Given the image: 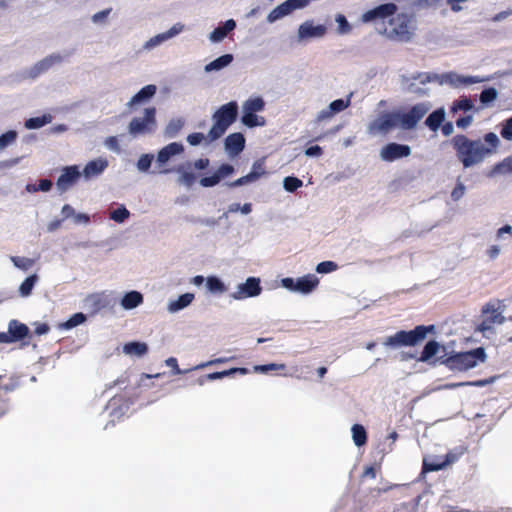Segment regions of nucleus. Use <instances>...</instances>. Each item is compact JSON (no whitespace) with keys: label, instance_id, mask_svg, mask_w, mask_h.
I'll return each mask as SVG.
<instances>
[{"label":"nucleus","instance_id":"nucleus-25","mask_svg":"<svg viewBox=\"0 0 512 512\" xmlns=\"http://www.w3.org/2000/svg\"><path fill=\"white\" fill-rule=\"evenodd\" d=\"M236 28V22L233 19H229L224 22L222 26L215 28L209 35L208 39L212 43L222 42L227 34Z\"/></svg>","mask_w":512,"mask_h":512},{"label":"nucleus","instance_id":"nucleus-17","mask_svg":"<svg viewBox=\"0 0 512 512\" xmlns=\"http://www.w3.org/2000/svg\"><path fill=\"white\" fill-rule=\"evenodd\" d=\"M234 173L235 167L232 164L222 163L212 175L201 177L199 184L204 188L215 187L223 179L233 175Z\"/></svg>","mask_w":512,"mask_h":512},{"label":"nucleus","instance_id":"nucleus-26","mask_svg":"<svg viewBox=\"0 0 512 512\" xmlns=\"http://www.w3.org/2000/svg\"><path fill=\"white\" fill-rule=\"evenodd\" d=\"M143 294L137 290L125 292L120 299V305L124 310H132L143 303Z\"/></svg>","mask_w":512,"mask_h":512},{"label":"nucleus","instance_id":"nucleus-3","mask_svg":"<svg viewBox=\"0 0 512 512\" xmlns=\"http://www.w3.org/2000/svg\"><path fill=\"white\" fill-rule=\"evenodd\" d=\"M451 144L464 168L480 164L486 155L492 153V149L486 147L481 140H472L463 134L455 135L451 139Z\"/></svg>","mask_w":512,"mask_h":512},{"label":"nucleus","instance_id":"nucleus-31","mask_svg":"<svg viewBox=\"0 0 512 512\" xmlns=\"http://www.w3.org/2000/svg\"><path fill=\"white\" fill-rule=\"evenodd\" d=\"M241 122L248 128L263 127L266 125V120L263 116H258L257 113L251 112L243 108Z\"/></svg>","mask_w":512,"mask_h":512},{"label":"nucleus","instance_id":"nucleus-20","mask_svg":"<svg viewBox=\"0 0 512 512\" xmlns=\"http://www.w3.org/2000/svg\"><path fill=\"white\" fill-rule=\"evenodd\" d=\"M8 333L12 343L22 342V345L27 343L23 342L26 338H31L32 334L29 327L16 319L8 322Z\"/></svg>","mask_w":512,"mask_h":512},{"label":"nucleus","instance_id":"nucleus-38","mask_svg":"<svg viewBox=\"0 0 512 512\" xmlns=\"http://www.w3.org/2000/svg\"><path fill=\"white\" fill-rule=\"evenodd\" d=\"M248 373H249V369L248 368H245V367H233V368H230V369H227V370L216 371V372L209 373V374H207V378L209 379V381H214V380L223 379L225 377H229V376H232V375H235V374L246 375Z\"/></svg>","mask_w":512,"mask_h":512},{"label":"nucleus","instance_id":"nucleus-44","mask_svg":"<svg viewBox=\"0 0 512 512\" xmlns=\"http://www.w3.org/2000/svg\"><path fill=\"white\" fill-rule=\"evenodd\" d=\"M130 215L131 213L126 206L124 204H119L116 209L110 212L109 218L116 223L122 224L130 217Z\"/></svg>","mask_w":512,"mask_h":512},{"label":"nucleus","instance_id":"nucleus-32","mask_svg":"<svg viewBox=\"0 0 512 512\" xmlns=\"http://www.w3.org/2000/svg\"><path fill=\"white\" fill-rule=\"evenodd\" d=\"M232 61H233V55L224 54V55L214 59L213 61L209 62L208 64H206L204 67V71L206 73L218 72V71L224 69L225 67L229 66Z\"/></svg>","mask_w":512,"mask_h":512},{"label":"nucleus","instance_id":"nucleus-43","mask_svg":"<svg viewBox=\"0 0 512 512\" xmlns=\"http://www.w3.org/2000/svg\"><path fill=\"white\" fill-rule=\"evenodd\" d=\"M53 183L48 178L40 179L38 184L35 183H27L25 186V191L28 193H36V192H49L52 189Z\"/></svg>","mask_w":512,"mask_h":512},{"label":"nucleus","instance_id":"nucleus-45","mask_svg":"<svg viewBox=\"0 0 512 512\" xmlns=\"http://www.w3.org/2000/svg\"><path fill=\"white\" fill-rule=\"evenodd\" d=\"M154 159L155 156L152 153L142 154L136 162L137 170L141 173H148L150 171Z\"/></svg>","mask_w":512,"mask_h":512},{"label":"nucleus","instance_id":"nucleus-5","mask_svg":"<svg viewBox=\"0 0 512 512\" xmlns=\"http://www.w3.org/2000/svg\"><path fill=\"white\" fill-rule=\"evenodd\" d=\"M435 332V325H417L411 330H399L386 337L382 345L390 349L414 347L424 341L429 333Z\"/></svg>","mask_w":512,"mask_h":512},{"label":"nucleus","instance_id":"nucleus-35","mask_svg":"<svg viewBox=\"0 0 512 512\" xmlns=\"http://www.w3.org/2000/svg\"><path fill=\"white\" fill-rule=\"evenodd\" d=\"M148 349V345L141 341H131L123 346V352L126 355H134L137 357L144 356L148 352Z\"/></svg>","mask_w":512,"mask_h":512},{"label":"nucleus","instance_id":"nucleus-18","mask_svg":"<svg viewBox=\"0 0 512 512\" xmlns=\"http://www.w3.org/2000/svg\"><path fill=\"white\" fill-rule=\"evenodd\" d=\"M185 151L181 142H171L160 150L156 155V164L159 168L166 166L174 157L182 155Z\"/></svg>","mask_w":512,"mask_h":512},{"label":"nucleus","instance_id":"nucleus-54","mask_svg":"<svg viewBox=\"0 0 512 512\" xmlns=\"http://www.w3.org/2000/svg\"><path fill=\"white\" fill-rule=\"evenodd\" d=\"M165 41H167V38L164 35V33L157 34V35L151 37L150 39H148L143 44V49L146 50V51H150V50L160 46Z\"/></svg>","mask_w":512,"mask_h":512},{"label":"nucleus","instance_id":"nucleus-41","mask_svg":"<svg viewBox=\"0 0 512 512\" xmlns=\"http://www.w3.org/2000/svg\"><path fill=\"white\" fill-rule=\"evenodd\" d=\"M175 171L180 174L179 178H178V183L187 187V188H190L193 186V184L195 183L196 181V174H194L193 172L191 171H186L184 169V166L183 165H179Z\"/></svg>","mask_w":512,"mask_h":512},{"label":"nucleus","instance_id":"nucleus-15","mask_svg":"<svg viewBox=\"0 0 512 512\" xmlns=\"http://www.w3.org/2000/svg\"><path fill=\"white\" fill-rule=\"evenodd\" d=\"M411 147L408 144L389 142L380 150V158L385 162H394L411 155Z\"/></svg>","mask_w":512,"mask_h":512},{"label":"nucleus","instance_id":"nucleus-39","mask_svg":"<svg viewBox=\"0 0 512 512\" xmlns=\"http://www.w3.org/2000/svg\"><path fill=\"white\" fill-rule=\"evenodd\" d=\"M111 13L112 8L98 11L90 17V21L97 28H106L110 24Z\"/></svg>","mask_w":512,"mask_h":512},{"label":"nucleus","instance_id":"nucleus-50","mask_svg":"<svg viewBox=\"0 0 512 512\" xmlns=\"http://www.w3.org/2000/svg\"><path fill=\"white\" fill-rule=\"evenodd\" d=\"M446 467L444 460L427 461L424 459L421 474L433 471H440Z\"/></svg>","mask_w":512,"mask_h":512},{"label":"nucleus","instance_id":"nucleus-28","mask_svg":"<svg viewBox=\"0 0 512 512\" xmlns=\"http://www.w3.org/2000/svg\"><path fill=\"white\" fill-rule=\"evenodd\" d=\"M85 302L89 306L92 314H96L102 309H105L110 303L108 296L104 293L91 294L86 297Z\"/></svg>","mask_w":512,"mask_h":512},{"label":"nucleus","instance_id":"nucleus-37","mask_svg":"<svg viewBox=\"0 0 512 512\" xmlns=\"http://www.w3.org/2000/svg\"><path fill=\"white\" fill-rule=\"evenodd\" d=\"M495 240L499 242L501 247L509 246L512 244V225L504 224L499 227L495 232Z\"/></svg>","mask_w":512,"mask_h":512},{"label":"nucleus","instance_id":"nucleus-58","mask_svg":"<svg viewBox=\"0 0 512 512\" xmlns=\"http://www.w3.org/2000/svg\"><path fill=\"white\" fill-rule=\"evenodd\" d=\"M285 364H278V363H268V364H261V365H255L254 371L261 374H266L269 371H276V370H284Z\"/></svg>","mask_w":512,"mask_h":512},{"label":"nucleus","instance_id":"nucleus-56","mask_svg":"<svg viewBox=\"0 0 512 512\" xmlns=\"http://www.w3.org/2000/svg\"><path fill=\"white\" fill-rule=\"evenodd\" d=\"M335 21L338 24L337 33L340 35H346L351 31V25L347 21L346 17L342 14L335 16Z\"/></svg>","mask_w":512,"mask_h":512},{"label":"nucleus","instance_id":"nucleus-1","mask_svg":"<svg viewBox=\"0 0 512 512\" xmlns=\"http://www.w3.org/2000/svg\"><path fill=\"white\" fill-rule=\"evenodd\" d=\"M489 77L462 75L456 72L418 73L413 76H401L400 87L407 94H427L431 92L429 85H448L454 89H463L471 85L486 82Z\"/></svg>","mask_w":512,"mask_h":512},{"label":"nucleus","instance_id":"nucleus-42","mask_svg":"<svg viewBox=\"0 0 512 512\" xmlns=\"http://www.w3.org/2000/svg\"><path fill=\"white\" fill-rule=\"evenodd\" d=\"M353 442L357 447H362L367 443V432L363 425L354 424L351 428Z\"/></svg>","mask_w":512,"mask_h":512},{"label":"nucleus","instance_id":"nucleus-63","mask_svg":"<svg viewBox=\"0 0 512 512\" xmlns=\"http://www.w3.org/2000/svg\"><path fill=\"white\" fill-rule=\"evenodd\" d=\"M185 26L182 23H175L166 32H163L167 40L174 38L184 30Z\"/></svg>","mask_w":512,"mask_h":512},{"label":"nucleus","instance_id":"nucleus-53","mask_svg":"<svg viewBox=\"0 0 512 512\" xmlns=\"http://www.w3.org/2000/svg\"><path fill=\"white\" fill-rule=\"evenodd\" d=\"M257 176L258 175L254 174V173H248L247 175L242 176V177L236 179L235 181L227 182L226 185L230 188L244 186L249 183L257 181Z\"/></svg>","mask_w":512,"mask_h":512},{"label":"nucleus","instance_id":"nucleus-23","mask_svg":"<svg viewBox=\"0 0 512 512\" xmlns=\"http://www.w3.org/2000/svg\"><path fill=\"white\" fill-rule=\"evenodd\" d=\"M351 104V98H336L328 108L321 110L317 115V121L321 122L331 118L333 115L343 111Z\"/></svg>","mask_w":512,"mask_h":512},{"label":"nucleus","instance_id":"nucleus-61","mask_svg":"<svg viewBox=\"0 0 512 512\" xmlns=\"http://www.w3.org/2000/svg\"><path fill=\"white\" fill-rule=\"evenodd\" d=\"M498 378H499V376H491V377L486 378V379H479V380H474V381H466L465 385L466 386H471V387H484V386H487L489 384L494 383Z\"/></svg>","mask_w":512,"mask_h":512},{"label":"nucleus","instance_id":"nucleus-4","mask_svg":"<svg viewBox=\"0 0 512 512\" xmlns=\"http://www.w3.org/2000/svg\"><path fill=\"white\" fill-rule=\"evenodd\" d=\"M487 360V353L484 347H477L463 352L445 353L442 356L436 357L433 364L437 363L446 366L451 371H467Z\"/></svg>","mask_w":512,"mask_h":512},{"label":"nucleus","instance_id":"nucleus-52","mask_svg":"<svg viewBox=\"0 0 512 512\" xmlns=\"http://www.w3.org/2000/svg\"><path fill=\"white\" fill-rule=\"evenodd\" d=\"M10 260L18 269L27 271L34 265V260L27 257L11 256Z\"/></svg>","mask_w":512,"mask_h":512},{"label":"nucleus","instance_id":"nucleus-21","mask_svg":"<svg viewBox=\"0 0 512 512\" xmlns=\"http://www.w3.org/2000/svg\"><path fill=\"white\" fill-rule=\"evenodd\" d=\"M246 140L242 133L229 134L224 140V149L231 157L238 156L245 149Z\"/></svg>","mask_w":512,"mask_h":512},{"label":"nucleus","instance_id":"nucleus-51","mask_svg":"<svg viewBox=\"0 0 512 512\" xmlns=\"http://www.w3.org/2000/svg\"><path fill=\"white\" fill-rule=\"evenodd\" d=\"M474 107L472 98H460V100L455 101L451 106V111L456 113L458 111L468 112Z\"/></svg>","mask_w":512,"mask_h":512},{"label":"nucleus","instance_id":"nucleus-30","mask_svg":"<svg viewBox=\"0 0 512 512\" xmlns=\"http://www.w3.org/2000/svg\"><path fill=\"white\" fill-rule=\"evenodd\" d=\"M185 119L183 117H176L169 120L163 130V136L166 139H175L179 136L181 130L185 126Z\"/></svg>","mask_w":512,"mask_h":512},{"label":"nucleus","instance_id":"nucleus-9","mask_svg":"<svg viewBox=\"0 0 512 512\" xmlns=\"http://www.w3.org/2000/svg\"><path fill=\"white\" fill-rule=\"evenodd\" d=\"M327 34V26L316 24L314 20L309 19L302 22L296 31V42L300 45L306 44L312 40H318Z\"/></svg>","mask_w":512,"mask_h":512},{"label":"nucleus","instance_id":"nucleus-49","mask_svg":"<svg viewBox=\"0 0 512 512\" xmlns=\"http://www.w3.org/2000/svg\"><path fill=\"white\" fill-rule=\"evenodd\" d=\"M512 173V156L504 158L501 162L494 165L491 174Z\"/></svg>","mask_w":512,"mask_h":512},{"label":"nucleus","instance_id":"nucleus-60","mask_svg":"<svg viewBox=\"0 0 512 512\" xmlns=\"http://www.w3.org/2000/svg\"><path fill=\"white\" fill-rule=\"evenodd\" d=\"M466 186L464 183L460 180V178L457 179L456 185L451 191V199L455 202L459 201L465 194Z\"/></svg>","mask_w":512,"mask_h":512},{"label":"nucleus","instance_id":"nucleus-7","mask_svg":"<svg viewBox=\"0 0 512 512\" xmlns=\"http://www.w3.org/2000/svg\"><path fill=\"white\" fill-rule=\"evenodd\" d=\"M383 30L377 28L388 39L399 42H408L414 33L411 19L406 14H397L389 19L388 23H382Z\"/></svg>","mask_w":512,"mask_h":512},{"label":"nucleus","instance_id":"nucleus-14","mask_svg":"<svg viewBox=\"0 0 512 512\" xmlns=\"http://www.w3.org/2000/svg\"><path fill=\"white\" fill-rule=\"evenodd\" d=\"M82 173L79 165H68L61 169V174L56 180V187L60 193L68 191L81 178Z\"/></svg>","mask_w":512,"mask_h":512},{"label":"nucleus","instance_id":"nucleus-64","mask_svg":"<svg viewBox=\"0 0 512 512\" xmlns=\"http://www.w3.org/2000/svg\"><path fill=\"white\" fill-rule=\"evenodd\" d=\"M500 309H501L500 303H492V301H491V302L486 303L482 307L481 312L484 315L492 316V315H495L498 311H500Z\"/></svg>","mask_w":512,"mask_h":512},{"label":"nucleus","instance_id":"nucleus-10","mask_svg":"<svg viewBox=\"0 0 512 512\" xmlns=\"http://www.w3.org/2000/svg\"><path fill=\"white\" fill-rule=\"evenodd\" d=\"M310 2L311 0H286L268 13L266 21L269 24H273L291 15L296 10L307 8Z\"/></svg>","mask_w":512,"mask_h":512},{"label":"nucleus","instance_id":"nucleus-40","mask_svg":"<svg viewBox=\"0 0 512 512\" xmlns=\"http://www.w3.org/2000/svg\"><path fill=\"white\" fill-rule=\"evenodd\" d=\"M38 280L39 277L36 273H33L26 277L19 286V295L24 298L30 296Z\"/></svg>","mask_w":512,"mask_h":512},{"label":"nucleus","instance_id":"nucleus-8","mask_svg":"<svg viewBox=\"0 0 512 512\" xmlns=\"http://www.w3.org/2000/svg\"><path fill=\"white\" fill-rule=\"evenodd\" d=\"M319 285V278L315 274H306L302 277H285L281 279V286L291 292L308 295Z\"/></svg>","mask_w":512,"mask_h":512},{"label":"nucleus","instance_id":"nucleus-16","mask_svg":"<svg viewBox=\"0 0 512 512\" xmlns=\"http://www.w3.org/2000/svg\"><path fill=\"white\" fill-rule=\"evenodd\" d=\"M133 403L134 401L132 399H126L122 396H114L110 399L106 408L111 410L110 417L112 419L106 424L105 429H107L109 425L113 426L115 419H121Z\"/></svg>","mask_w":512,"mask_h":512},{"label":"nucleus","instance_id":"nucleus-34","mask_svg":"<svg viewBox=\"0 0 512 512\" xmlns=\"http://www.w3.org/2000/svg\"><path fill=\"white\" fill-rule=\"evenodd\" d=\"M52 120V115L49 113H45L40 116L30 117L26 119L24 122V127L28 130L40 129L45 125L51 123Z\"/></svg>","mask_w":512,"mask_h":512},{"label":"nucleus","instance_id":"nucleus-33","mask_svg":"<svg viewBox=\"0 0 512 512\" xmlns=\"http://www.w3.org/2000/svg\"><path fill=\"white\" fill-rule=\"evenodd\" d=\"M206 289L212 295H220L227 292L228 286L219 276L209 275L206 284Z\"/></svg>","mask_w":512,"mask_h":512},{"label":"nucleus","instance_id":"nucleus-13","mask_svg":"<svg viewBox=\"0 0 512 512\" xmlns=\"http://www.w3.org/2000/svg\"><path fill=\"white\" fill-rule=\"evenodd\" d=\"M63 61V57L60 54H50L40 59L32 66L27 67L23 70L22 76L25 79H35L38 76L46 73L52 67L60 64Z\"/></svg>","mask_w":512,"mask_h":512},{"label":"nucleus","instance_id":"nucleus-47","mask_svg":"<svg viewBox=\"0 0 512 512\" xmlns=\"http://www.w3.org/2000/svg\"><path fill=\"white\" fill-rule=\"evenodd\" d=\"M302 186H303V181L296 176H293V175L286 176L283 179V188L285 191H287L289 193H293V192L297 191Z\"/></svg>","mask_w":512,"mask_h":512},{"label":"nucleus","instance_id":"nucleus-11","mask_svg":"<svg viewBox=\"0 0 512 512\" xmlns=\"http://www.w3.org/2000/svg\"><path fill=\"white\" fill-rule=\"evenodd\" d=\"M156 126V109L148 107L144 110L143 117H134L128 126L131 135L151 133Z\"/></svg>","mask_w":512,"mask_h":512},{"label":"nucleus","instance_id":"nucleus-22","mask_svg":"<svg viewBox=\"0 0 512 512\" xmlns=\"http://www.w3.org/2000/svg\"><path fill=\"white\" fill-rule=\"evenodd\" d=\"M109 162L106 158H96L86 163L83 168L82 176L85 180H90L100 176L108 167Z\"/></svg>","mask_w":512,"mask_h":512},{"label":"nucleus","instance_id":"nucleus-12","mask_svg":"<svg viewBox=\"0 0 512 512\" xmlns=\"http://www.w3.org/2000/svg\"><path fill=\"white\" fill-rule=\"evenodd\" d=\"M263 291L259 277L250 276L245 282L237 285V288L229 296L233 300L242 301L259 296Z\"/></svg>","mask_w":512,"mask_h":512},{"label":"nucleus","instance_id":"nucleus-55","mask_svg":"<svg viewBox=\"0 0 512 512\" xmlns=\"http://www.w3.org/2000/svg\"><path fill=\"white\" fill-rule=\"evenodd\" d=\"M338 269V264L331 260H326L316 265V272L319 274H328Z\"/></svg>","mask_w":512,"mask_h":512},{"label":"nucleus","instance_id":"nucleus-27","mask_svg":"<svg viewBox=\"0 0 512 512\" xmlns=\"http://www.w3.org/2000/svg\"><path fill=\"white\" fill-rule=\"evenodd\" d=\"M446 112L444 107H439L433 110L425 119L424 124L425 126L433 131L436 132L441 124L445 121Z\"/></svg>","mask_w":512,"mask_h":512},{"label":"nucleus","instance_id":"nucleus-6","mask_svg":"<svg viewBox=\"0 0 512 512\" xmlns=\"http://www.w3.org/2000/svg\"><path fill=\"white\" fill-rule=\"evenodd\" d=\"M238 114L239 106L236 101H230L220 106L212 115L213 125L207 134L208 142L220 139L228 128L236 122Z\"/></svg>","mask_w":512,"mask_h":512},{"label":"nucleus","instance_id":"nucleus-57","mask_svg":"<svg viewBox=\"0 0 512 512\" xmlns=\"http://www.w3.org/2000/svg\"><path fill=\"white\" fill-rule=\"evenodd\" d=\"M187 220L194 224H201L208 227H215L219 224V219L213 217H188Z\"/></svg>","mask_w":512,"mask_h":512},{"label":"nucleus","instance_id":"nucleus-46","mask_svg":"<svg viewBox=\"0 0 512 512\" xmlns=\"http://www.w3.org/2000/svg\"><path fill=\"white\" fill-rule=\"evenodd\" d=\"M18 138V132L14 129H10L0 135V151L13 145Z\"/></svg>","mask_w":512,"mask_h":512},{"label":"nucleus","instance_id":"nucleus-62","mask_svg":"<svg viewBox=\"0 0 512 512\" xmlns=\"http://www.w3.org/2000/svg\"><path fill=\"white\" fill-rule=\"evenodd\" d=\"M205 139L208 140L207 136H205L203 133L201 132H193V133H190L186 140L187 142L189 143V145L191 146H198L200 145Z\"/></svg>","mask_w":512,"mask_h":512},{"label":"nucleus","instance_id":"nucleus-36","mask_svg":"<svg viewBox=\"0 0 512 512\" xmlns=\"http://www.w3.org/2000/svg\"><path fill=\"white\" fill-rule=\"evenodd\" d=\"M87 320L86 314L82 312L74 313L64 322H60L57 324V329L59 330H71L81 324H83Z\"/></svg>","mask_w":512,"mask_h":512},{"label":"nucleus","instance_id":"nucleus-24","mask_svg":"<svg viewBox=\"0 0 512 512\" xmlns=\"http://www.w3.org/2000/svg\"><path fill=\"white\" fill-rule=\"evenodd\" d=\"M440 349H442L443 352L446 353V349L444 346H441L440 343L435 339H430L425 343L420 356L416 359L418 362L429 363L435 366L433 364V361L435 359L434 357L438 354Z\"/></svg>","mask_w":512,"mask_h":512},{"label":"nucleus","instance_id":"nucleus-19","mask_svg":"<svg viewBox=\"0 0 512 512\" xmlns=\"http://www.w3.org/2000/svg\"><path fill=\"white\" fill-rule=\"evenodd\" d=\"M397 11V6L394 3H385L375 7L372 10L365 12L361 16L363 22H370L374 20H384L387 17L394 15Z\"/></svg>","mask_w":512,"mask_h":512},{"label":"nucleus","instance_id":"nucleus-2","mask_svg":"<svg viewBox=\"0 0 512 512\" xmlns=\"http://www.w3.org/2000/svg\"><path fill=\"white\" fill-rule=\"evenodd\" d=\"M430 107L428 103H417L408 110L396 109L383 112L369 123L367 132L370 135H386L395 128L413 130Z\"/></svg>","mask_w":512,"mask_h":512},{"label":"nucleus","instance_id":"nucleus-29","mask_svg":"<svg viewBox=\"0 0 512 512\" xmlns=\"http://www.w3.org/2000/svg\"><path fill=\"white\" fill-rule=\"evenodd\" d=\"M195 295L190 292L183 293L177 299L169 301L167 310L169 313H177L188 307L194 300Z\"/></svg>","mask_w":512,"mask_h":512},{"label":"nucleus","instance_id":"nucleus-59","mask_svg":"<svg viewBox=\"0 0 512 512\" xmlns=\"http://www.w3.org/2000/svg\"><path fill=\"white\" fill-rule=\"evenodd\" d=\"M500 135L503 139L512 141V117H509L502 122Z\"/></svg>","mask_w":512,"mask_h":512},{"label":"nucleus","instance_id":"nucleus-48","mask_svg":"<svg viewBox=\"0 0 512 512\" xmlns=\"http://www.w3.org/2000/svg\"><path fill=\"white\" fill-rule=\"evenodd\" d=\"M243 108L255 113L262 112L265 109L264 98H248Z\"/></svg>","mask_w":512,"mask_h":512}]
</instances>
